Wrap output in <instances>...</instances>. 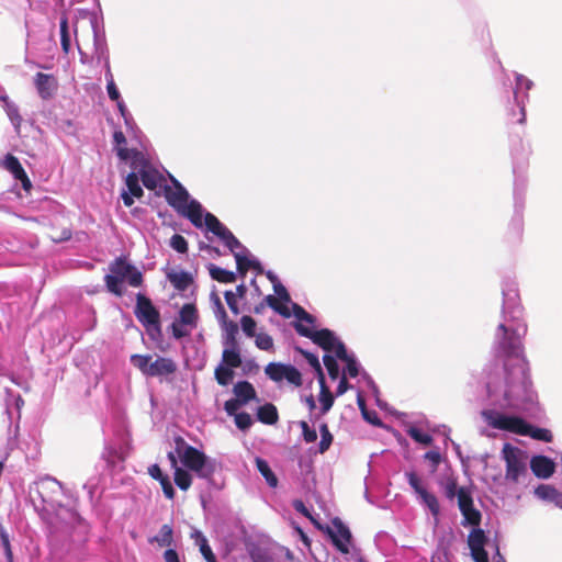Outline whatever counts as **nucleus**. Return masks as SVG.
Wrapping results in <instances>:
<instances>
[{
    "instance_id": "62",
    "label": "nucleus",
    "mask_w": 562,
    "mask_h": 562,
    "mask_svg": "<svg viewBox=\"0 0 562 562\" xmlns=\"http://www.w3.org/2000/svg\"><path fill=\"white\" fill-rule=\"evenodd\" d=\"M273 290H274L276 294L278 295L277 299L279 300V302L282 301L284 303H288L291 301L288 290L279 281L273 284Z\"/></svg>"
},
{
    "instance_id": "48",
    "label": "nucleus",
    "mask_w": 562,
    "mask_h": 562,
    "mask_svg": "<svg viewBox=\"0 0 562 562\" xmlns=\"http://www.w3.org/2000/svg\"><path fill=\"white\" fill-rule=\"evenodd\" d=\"M408 435L411 436V438H413L416 442H419V443H423L425 446H428L432 442V437L427 434V432H424L422 431L420 429L418 428H411L408 430Z\"/></svg>"
},
{
    "instance_id": "58",
    "label": "nucleus",
    "mask_w": 562,
    "mask_h": 562,
    "mask_svg": "<svg viewBox=\"0 0 562 562\" xmlns=\"http://www.w3.org/2000/svg\"><path fill=\"white\" fill-rule=\"evenodd\" d=\"M161 485V488H162V492L165 494V496L168 498V499H173L175 498V488L171 484V481L169 479L168 475H164L159 481H158Z\"/></svg>"
},
{
    "instance_id": "28",
    "label": "nucleus",
    "mask_w": 562,
    "mask_h": 562,
    "mask_svg": "<svg viewBox=\"0 0 562 562\" xmlns=\"http://www.w3.org/2000/svg\"><path fill=\"white\" fill-rule=\"evenodd\" d=\"M234 393L237 396V400H239L244 404L248 403L251 400H255L257 396L255 387L248 381L237 382L234 385Z\"/></svg>"
},
{
    "instance_id": "37",
    "label": "nucleus",
    "mask_w": 562,
    "mask_h": 562,
    "mask_svg": "<svg viewBox=\"0 0 562 562\" xmlns=\"http://www.w3.org/2000/svg\"><path fill=\"white\" fill-rule=\"evenodd\" d=\"M48 237L54 243L66 241L71 237V229L68 226H57L53 224L49 227Z\"/></svg>"
},
{
    "instance_id": "15",
    "label": "nucleus",
    "mask_w": 562,
    "mask_h": 562,
    "mask_svg": "<svg viewBox=\"0 0 562 562\" xmlns=\"http://www.w3.org/2000/svg\"><path fill=\"white\" fill-rule=\"evenodd\" d=\"M173 187L165 186L164 195L168 204L178 213L189 203V193L175 178H171Z\"/></svg>"
},
{
    "instance_id": "7",
    "label": "nucleus",
    "mask_w": 562,
    "mask_h": 562,
    "mask_svg": "<svg viewBox=\"0 0 562 562\" xmlns=\"http://www.w3.org/2000/svg\"><path fill=\"white\" fill-rule=\"evenodd\" d=\"M265 373L274 382L286 380L290 384H293L296 387H300L303 384L301 372L291 364L270 362L265 368Z\"/></svg>"
},
{
    "instance_id": "25",
    "label": "nucleus",
    "mask_w": 562,
    "mask_h": 562,
    "mask_svg": "<svg viewBox=\"0 0 562 562\" xmlns=\"http://www.w3.org/2000/svg\"><path fill=\"white\" fill-rule=\"evenodd\" d=\"M178 321L194 329L199 323V312L193 303H186L179 311Z\"/></svg>"
},
{
    "instance_id": "50",
    "label": "nucleus",
    "mask_w": 562,
    "mask_h": 562,
    "mask_svg": "<svg viewBox=\"0 0 562 562\" xmlns=\"http://www.w3.org/2000/svg\"><path fill=\"white\" fill-rule=\"evenodd\" d=\"M255 344L261 350H271L273 348V339L266 333H260L255 336Z\"/></svg>"
},
{
    "instance_id": "10",
    "label": "nucleus",
    "mask_w": 562,
    "mask_h": 562,
    "mask_svg": "<svg viewBox=\"0 0 562 562\" xmlns=\"http://www.w3.org/2000/svg\"><path fill=\"white\" fill-rule=\"evenodd\" d=\"M110 271L114 277H119L120 280H126L131 286L138 288L143 284L142 272L123 258H116L110 265Z\"/></svg>"
},
{
    "instance_id": "4",
    "label": "nucleus",
    "mask_w": 562,
    "mask_h": 562,
    "mask_svg": "<svg viewBox=\"0 0 562 562\" xmlns=\"http://www.w3.org/2000/svg\"><path fill=\"white\" fill-rule=\"evenodd\" d=\"M131 363L146 376H167L176 373L178 366L171 358L158 356L154 361L150 355H132Z\"/></svg>"
},
{
    "instance_id": "19",
    "label": "nucleus",
    "mask_w": 562,
    "mask_h": 562,
    "mask_svg": "<svg viewBox=\"0 0 562 562\" xmlns=\"http://www.w3.org/2000/svg\"><path fill=\"white\" fill-rule=\"evenodd\" d=\"M530 469L539 479H549L555 471V463L548 457L535 456L530 460Z\"/></svg>"
},
{
    "instance_id": "2",
    "label": "nucleus",
    "mask_w": 562,
    "mask_h": 562,
    "mask_svg": "<svg viewBox=\"0 0 562 562\" xmlns=\"http://www.w3.org/2000/svg\"><path fill=\"white\" fill-rule=\"evenodd\" d=\"M488 423L493 428L510 431L520 436H529L532 439L543 442H551L553 440V435L549 429L533 427L518 416L496 414Z\"/></svg>"
},
{
    "instance_id": "30",
    "label": "nucleus",
    "mask_w": 562,
    "mask_h": 562,
    "mask_svg": "<svg viewBox=\"0 0 562 562\" xmlns=\"http://www.w3.org/2000/svg\"><path fill=\"white\" fill-rule=\"evenodd\" d=\"M150 543L156 542L159 547L170 548L173 544V528L169 524L161 526L159 533L149 539Z\"/></svg>"
},
{
    "instance_id": "55",
    "label": "nucleus",
    "mask_w": 562,
    "mask_h": 562,
    "mask_svg": "<svg viewBox=\"0 0 562 562\" xmlns=\"http://www.w3.org/2000/svg\"><path fill=\"white\" fill-rule=\"evenodd\" d=\"M170 246L180 254L188 251V241L182 235L175 234L170 239Z\"/></svg>"
},
{
    "instance_id": "24",
    "label": "nucleus",
    "mask_w": 562,
    "mask_h": 562,
    "mask_svg": "<svg viewBox=\"0 0 562 562\" xmlns=\"http://www.w3.org/2000/svg\"><path fill=\"white\" fill-rule=\"evenodd\" d=\"M535 494L547 502L553 503L557 507L562 509V493L555 487L547 484L539 485Z\"/></svg>"
},
{
    "instance_id": "42",
    "label": "nucleus",
    "mask_w": 562,
    "mask_h": 562,
    "mask_svg": "<svg viewBox=\"0 0 562 562\" xmlns=\"http://www.w3.org/2000/svg\"><path fill=\"white\" fill-rule=\"evenodd\" d=\"M441 486L443 490L445 496L453 501L456 496H458V481L454 476H448L443 482H441Z\"/></svg>"
},
{
    "instance_id": "11",
    "label": "nucleus",
    "mask_w": 562,
    "mask_h": 562,
    "mask_svg": "<svg viewBox=\"0 0 562 562\" xmlns=\"http://www.w3.org/2000/svg\"><path fill=\"white\" fill-rule=\"evenodd\" d=\"M294 328L299 335L312 339L314 344L318 345L325 351H333L337 338L331 330L327 328L313 330L301 323H296Z\"/></svg>"
},
{
    "instance_id": "45",
    "label": "nucleus",
    "mask_w": 562,
    "mask_h": 562,
    "mask_svg": "<svg viewBox=\"0 0 562 562\" xmlns=\"http://www.w3.org/2000/svg\"><path fill=\"white\" fill-rule=\"evenodd\" d=\"M296 350L306 359L308 364L316 371L318 380L322 379V376H325L322 366H321V362L316 355L308 352L302 348H296Z\"/></svg>"
},
{
    "instance_id": "49",
    "label": "nucleus",
    "mask_w": 562,
    "mask_h": 562,
    "mask_svg": "<svg viewBox=\"0 0 562 562\" xmlns=\"http://www.w3.org/2000/svg\"><path fill=\"white\" fill-rule=\"evenodd\" d=\"M4 101H5V111H7L9 119L11 120V122L14 125L20 126V124L22 122V116L19 112V108L14 103L9 102L7 100V98L4 99Z\"/></svg>"
},
{
    "instance_id": "34",
    "label": "nucleus",
    "mask_w": 562,
    "mask_h": 562,
    "mask_svg": "<svg viewBox=\"0 0 562 562\" xmlns=\"http://www.w3.org/2000/svg\"><path fill=\"white\" fill-rule=\"evenodd\" d=\"M209 272L213 280L221 283H233L236 281V274L213 263L209 266Z\"/></svg>"
},
{
    "instance_id": "13",
    "label": "nucleus",
    "mask_w": 562,
    "mask_h": 562,
    "mask_svg": "<svg viewBox=\"0 0 562 562\" xmlns=\"http://www.w3.org/2000/svg\"><path fill=\"white\" fill-rule=\"evenodd\" d=\"M458 506L465 521L472 526L481 522V513L474 508L473 498L467 487H460L458 491Z\"/></svg>"
},
{
    "instance_id": "22",
    "label": "nucleus",
    "mask_w": 562,
    "mask_h": 562,
    "mask_svg": "<svg viewBox=\"0 0 562 562\" xmlns=\"http://www.w3.org/2000/svg\"><path fill=\"white\" fill-rule=\"evenodd\" d=\"M114 149L116 151L117 157L122 161H127L131 158V155L134 154V157L139 156L140 154L137 150H131L126 147V137L122 131H115L113 134Z\"/></svg>"
},
{
    "instance_id": "5",
    "label": "nucleus",
    "mask_w": 562,
    "mask_h": 562,
    "mask_svg": "<svg viewBox=\"0 0 562 562\" xmlns=\"http://www.w3.org/2000/svg\"><path fill=\"white\" fill-rule=\"evenodd\" d=\"M502 458L505 461V479L508 482L518 483L520 477L527 475L528 456L524 450L510 443H504Z\"/></svg>"
},
{
    "instance_id": "57",
    "label": "nucleus",
    "mask_w": 562,
    "mask_h": 562,
    "mask_svg": "<svg viewBox=\"0 0 562 562\" xmlns=\"http://www.w3.org/2000/svg\"><path fill=\"white\" fill-rule=\"evenodd\" d=\"M184 324H182L181 322H179L178 319H176L170 328H171V333H172V336L176 338V339H181L183 337H187L190 335V331L191 329H186L184 328Z\"/></svg>"
},
{
    "instance_id": "41",
    "label": "nucleus",
    "mask_w": 562,
    "mask_h": 562,
    "mask_svg": "<svg viewBox=\"0 0 562 562\" xmlns=\"http://www.w3.org/2000/svg\"><path fill=\"white\" fill-rule=\"evenodd\" d=\"M59 27H60L61 48L65 54H68L70 50V35H69V29H68V19L66 15H64L60 19Z\"/></svg>"
},
{
    "instance_id": "6",
    "label": "nucleus",
    "mask_w": 562,
    "mask_h": 562,
    "mask_svg": "<svg viewBox=\"0 0 562 562\" xmlns=\"http://www.w3.org/2000/svg\"><path fill=\"white\" fill-rule=\"evenodd\" d=\"M134 313L138 322L147 330L154 328L160 333V313L146 295L142 293L136 294V306Z\"/></svg>"
},
{
    "instance_id": "21",
    "label": "nucleus",
    "mask_w": 562,
    "mask_h": 562,
    "mask_svg": "<svg viewBox=\"0 0 562 562\" xmlns=\"http://www.w3.org/2000/svg\"><path fill=\"white\" fill-rule=\"evenodd\" d=\"M136 173L140 178L144 187L148 190H155L164 180L162 175L155 168L150 167L147 161H144L143 167Z\"/></svg>"
},
{
    "instance_id": "8",
    "label": "nucleus",
    "mask_w": 562,
    "mask_h": 562,
    "mask_svg": "<svg viewBox=\"0 0 562 562\" xmlns=\"http://www.w3.org/2000/svg\"><path fill=\"white\" fill-rule=\"evenodd\" d=\"M214 303L216 305V314L217 318L222 325V329L224 331L223 344L225 347H239L237 335H238V325L234 321H229L227 317V313L221 302V299L217 294L213 293Z\"/></svg>"
},
{
    "instance_id": "43",
    "label": "nucleus",
    "mask_w": 562,
    "mask_h": 562,
    "mask_svg": "<svg viewBox=\"0 0 562 562\" xmlns=\"http://www.w3.org/2000/svg\"><path fill=\"white\" fill-rule=\"evenodd\" d=\"M0 544L4 550L7 562H14L10 536L5 528L0 524Z\"/></svg>"
},
{
    "instance_id": "60",
    "label": "nucleus",
    "mask_w": 562,
    "mask_h": 562,
    "mask_svg": "<svg viewBox=\"0 0 562 562\" xmlns=\"http://www.w3.org/2000/svg\"><path fill=\"white\" fill-rule=\"evenodd\" d=\"M241 405H244V403L240 402L239 400L231 398L225 402L224 409L229 416L235 417L238 414L237 411Z\"/></svg>"
},
{
    "instance_id": "31",
    "label": "nucleus",
    "mask_w": 562,
    "mask_h": 562,
    "mask_svg": "<svg viewBox=\"0 0 562 562\" xmlns=\"http://www.w3.org/2000/svg\"><path fill=\"white\" fill-rule=\"evenodd\" d=\"M319 382V403L322 414H326L334 405V395L330 392L329 387L326 385L325 376L318 380Z\"/></svg>"
},
{
    "instance_id": "59",
    "label": "nucleus",
    "mask_w": 562,
    "mask_h": 562,
    "mask_svg": "<svg viewBox=\"0 0 562 562\" xmlns=\"http://www.w3.org/2000/svg\"><path fill=\"white\" fill-rule=\"evenodd\" d=\"M224 297H225V301H226L231 312L234 315H238L240 313V311H239V306L237 303L238 297L235 295V293L232 291H225Z\"/></svg>"
},
{
    "instance_id": "64",
    "label": "nucleus",
    "mask_w": 562,
    "mask_h": 562,
    "mask_svg": "<svg viewBox=\"0 0 562 562\" xmlns=\"http://www.w3.org/2000/svg\"><path fill=\"white\" fill-rule=\"evenodd\" d=\"M199 546H200V551H201L202 555L204 557V559L206 561L209 559L215 557V554L213 553L211 547L207 543V540L204 537H202V536L200 537Z\"/></svg>"
},
{
    "instance_id": "54",
    "label": "nucleus",
    "mask_w": 562,
    "mask_h": 562,
    "mask_svg": "<svg viewBox=\"0 0 562 562\" xmlns=\"http://www.w3.org/2000/svg\"><path fill=\"white\" fill-rule=\"evenodd\" d=\"M299 425L302 429V436L306 443H312V442L316 441L317 432L315 429L310 427L307 422L301 420Z\"/></svg>"
},
{
    "instance_id": "56",
    "label": "nucleus",
    "mask_w": 562,
    "mask_h": 562,
    "mask_svg": "<svg viewBox=\"0 0 562 562\" xmlns=\"http://www.w3.org/2000/svg\"><path fill=\"white\" fill-rule=\"evenodd\" d=\"M293 314L301 322H305V323L311 324V325H313L315 323V317L312 314L307 313L299 304H294L293 305Z\"/></svg>"
},
{
    "instance_id": "44",
    "label": "nucleus",
    "mask_w": 562,
    "mask_h": 562,
    "mask_svg": "<svg viewBox=\"0 0 562 562\" xmlns=\"http://www.w3.org/2000/svg\"><path fill=\"white\" fill-rule=\"evenodd\" d=\"M104 282L109 292L115 294L116 296L123 295V281L120 280L119 277H114L112 273L106 274L104 277Z\"/></svg>"
},
{
    "instance_id": "40",
    "label": "nucleus",
    "mask_w": 562,
    "mask_h": 562,
    "mask_svg": "<svg viewBox=\"0 0 562 562\" xmlns=\"http://www.w3.org/2000/svg\"><path fill=\"white\" fill-rule=\"evenodd\" d=\"M175 483L180 490L187 491L192 484V477L188 471L181 468H176Z\"/></svg>"
},
{
    "instance_id": "52",
    "label": "nucleus",
    "mask_w": 562,
    "mask_h": 562,
    "mask_svg": "<svg viewBox=\"0 0 562 562\" xmlns=\"http://www.w3.org/2000/svg\"><path fill=\"white\" fill-rule=\"evenodd\" d=\"M293 507L297 513L308 518L319 530L324 529L323 526L311 515L310 510L306 508L302 501H294Z\"/></svg>"
},
{
    "instance_id": "14",
    "label": "nucleus",
    "mask_w": 562,
    "mask_h": 562,
    "mask_svg": "<svg viewBox=\"0 0 562 562\" xmlns=\"http://www.w3.org/2000/svg\"><path fill=\"white\" fill-rule=\"evenodd\" d=\"M406 477L411 487L415 491L416 494L422 498L423 503L429 508L434 516H438L440 512V506L437 497L429 493L422 483V480L415 472L406 473Z\"/></svg>"
},
{
    "instance_id": "20",
    "label": "nucleus",
    "mask_w": 562,
    "mask_h": 562,
    "mask_svg": "<svg viewBox=\"0 0 562 562\" xmlns=\"http://www.w3.org/2000/svg\"><path fill=\"white\" fill-rule=\"evenodd\" d=\"M4 167L13 175L16 180L21 181L25 191H29L32 188L31 180L29 179L24 168L15 156L8 154L4 158Z\"/></svg>"
},
{
    "instance_id": "9",
    "label": "nucleus",
    "mask_w": 562,
    "mask_h": 562,
    "mask_svg": "<svg viewBox=\"0 0 562 562\" xmlns=\"http://www.w3.org/2000/svg\"><path fill=\"white\" fill-rule=\"evenodd\" d=\"M498 329L503 333L498 347L502 355L507 359L515 358L522 361V344L518 333L508 329L504 324H501Z\"/></svg>"
},
{
    "instance_id": "3",
    "label": "nucleus",
    "mask_w": 562,
    "mask_h": 562,
    "mask_svg": "<svg viewBox=\"0 0 562 562\" xmlns=\"http://www.w3.org/2000/svg\"><path fill=\"white\" fill-rule=\"evenodd\" d=\"M176 452L179 454L182 464L195 472L200 477L209 479L215 472L213 463L207 461L204 452L199 449L189 446L186 440L178 436L175 438Z\"/></svg>"
},
{
    "instance_id": "18",
    "label": "nucleus",
    "mask_w": 562,
    "mask_h": 562,
    "mask_svg": "<svg viewBox=\"0 0 562 562\" xmlns=\"http://www.w3.org/2000/svg\"><path fill=\"white\" fill-rule=\"evenodd\" d=\"M139 177L136 172H130L125 178L127 191H123L121 198L125 206L130 207L134 204L133 198L140 199L144 195V190L139 184Z\"/></svg>"
},
{
    "instance_id": "16",
    "label": "nucleus",
    "mask_w": 562,
    "mask_h": 562,
    "mask_svg": "<svg viewBox=\"0 0 562 562\" xmlns=\"http://www.w3.org/2000/svg\"><path fill=\"white\" fill-rule=\"evenodd\" d=\"M486 542L487 537L483 529L476 528L469 533L468 546L475 562H488V554L484 549Z\"/></svg>"
},
{
    "instance_id": "27",
    "label": "nucleus",
    "mask_w": 562,
    "mask_h": 562,
    "mask_svg": "<svg viewBox=\"0 0 562 562\" xmlns=\"http://www.w3.org/2000/svg\"><path fill=\"white\" fill-rule=\"evenodd\" d=\"M167 279L178 291H186L193 283V277L186 271L172 270L167 273Z\"/></svg>"
},
{
    "instance_id": "53",
    "label": "nucleus",
    "mask_w": 562,
    "mask_h": 562,
    "mask_svg": "<svg viewBox=\"0 0 562 562\" xmlns=\"http://www.w3.org/2000/svg\"><path fill=\"white\" fill-rule=\"evenodd\" d=\"M235 424H236L237 428L245 431L251 427L252 418H251L250 414H248L246 412H241L235 416Z\"/></svg>"
},
{
    "instance_id": "33",
    "label": "nucleus",
    "mask_w": 562,
    "mask_h": 562,
    "mask_svg": "<svg viewBox=\"0 0 562 562\" xmlns=\"http://www.w3.org/2000/svg\"><path fill=\"white\" fill-rule=\"evenodd\" d=\"M223 363L229 368H239L243 363L239 347H225L222 353Z\"/></svg>"
},
{
    "instance_id": "38",
    "label": "nucleus",
    "mask_w": 562,
    "mask_h": 562,
    "mask_svg": "<svg viewBox=\"0 0 562 562\" xmlns=\"http://www.w3.org/2000/svg\"><path fill=\"white\" fill-rule=\"evenodd\" d=\"M234 374L233 368L224 364H220L214 371L215 380L222 386L228 385L233 380Z\"/></svg>"
},
{
    "instance_id": "46",
    "label": "nucleus",
    "mask_w": 562,
    "mask_h": 562,
    "mask_svg": "<svg viewBox=\"0 0 562 562\" xmlns=\"http://www.w3.org/2000/svg\"><path fill=\"white\" fill-rule=\"evenodd\" d=\"M324 366L327 369L328 375L331 380H336L339 376V366L336 359L329 355L323 357Z\"/></svg>"
},
{
    "instance_id": "32",
    "label": "nucleus",
    "mask_w": 562,
    "mask_h": 562,
    "mask_svg": "<svg viewBox=\"0 0 562 562\" xmlns=\"http://www.w3.org/2000/svg\"><path fill=\"white\" fill-rule=\"evenodd\" d=\"M266 305L270 306L273 311H276L280 315L289 316L288 308L283 304H281L274 295H267L265 297L263 302H261L260 304L255 306L254 313L260 314L265 310Z\"/></svg>"
},
{
    "instance_id": "47",
    "label": "nucleus",
    "mask_w": 562,
    "mask_h": 562,
    "mask_svg": "<svg viewBox=\"0 0 562 562\" xmlns=\"http://www.w3.org/2000/svg\"><path fill=\"white\" fill-rule=\"evenodd\" d=\"M240 325H241L243 331L245 333V335L247 337L251 338V337L256 336L257 323L251 316L244 315L240 318Z\"/></svg>"
},
{
    "instance_id": "29",
    "label": "nucleus",
    "mask_w": 562,
    "mask_h": 562,
    "mask_svg": "<svg viewBox=\"0 0 562 562\" xmlns=\"http://www.w3.org/2000/svg\"><path fill=\"white\" fill-rule=\"evenodd\" d=\"M257 417L262 424L274 425L279 420L278 409L273 404L267 403L258 408Z\"/></svg>"
},
{
    "instance_id": "51",
    "label": "nucleus",
    "mask_w": 562,
    "mask_h": 562,
    "mask_svg": "<svg viewBox=\"0 0 562 562\" xmlns=\"http://www.w3.org/2000/svg\"><path fill=\"white\" fill-rule=\"evenodd\" d=\"M225 246L235 255V250L239 248H244L240 241L234 236V234L228 229L225 235L221 238Z\"/></svg>"
},
{
    "instance_id": "35",
    "label": "nucleus",
    "mask_w": 562,
    "mask_h": 562,
    "mask_svg": "<svg viewBox=\"0 0 562 562\" xmlns=\"http://www.w3.org/2000/svg\"><path fill=\"white\" fill-rule=\"evenodd\" d=\"M255 462H256V467H257L258 471L265 477L268 485L270 487H276L278 485V479H277L276 474L273 473V471L270 469L268 462L260 457H257L255 459Z\"/></svg>"
},
{
    "instance_id": "36",
    "label": "nucleus",
    "mask_w": 562,
    "mask_h": 562,
    "mask_svg": "<svg viewBox=\"0 0 562 562\" xmlns=\"http://www.w3.org/2000/svg\"><path fill=\"white\" fill-rule=\"evenodd\" d=\"M204 224L206 225L207 229L211 231L214 235L222 238L225 233L228 231L227 227H225L218 218L213 215L212 213H206L204 216Z\"/></svg>"
},
{
    "instance_id": "61",
    "label": "nucleus",
    "mask_w": 562,
    "mask_h": 562,
    "mask_svg": "<svg viewBox=\"0 0 562 562\" xmlns=\"http://www.w3.org/2000/svg\"><path fill=\"white\" fill-rule=\"evenodd\" d=\"M109 75H110V79L108 81V85H106V90H108V94H109V98L112 100V101H119L121 99V95H120V92L116 88V85L114 82V79H113V75L111 71H109Z\"/></svg>"
},
{
    "instance_id": "17",
    "label": "nucleus",
    "mask_w": 562,
    "mask_h": 562,
    "mask_svg": "<svg viewBox=\"0 0 562 562\" xmlns=\"http://www.w3.org/2000/svg\"><path fill=\"white\" fill-rule=\"evenodd\" d=\"M34 86L41 99L49 100L58 89V81L54 75L37 72L34 77Z\"/></svg>"
},
{
    "instance_id": "39",
    "label": "nucleus",
    "mask_w": 562,
    "mask_h": 562,
    "mask_svg": "<svg viewBox=\"0 0 562 562\" xmlns=\"http://www.w3.org/2000/svg\"><path fill=\"white\" fill-rule=\"evenodd\" d=\"M319 432H321V441L318 445V451L321 453H325L331 446L334 437L329 430V427L326 423H323L319 426Z\"/></svg>"
},
{
    "instance_id": "1",
    "label": "nucleus",
    "mask_w": 562,
    "mask_h": 562,
    "mask_svg": "<svg viewBox=\"0 0 562 562\" xmlns=\"http://www.w3.org/2000/svg\"><path fill=\"white\" fill-rule=\"evenodd\" d=\"M33 492L41 499L43 510L55 514L63 519L75 518V513L63 506L64 491L56 479H41L34 484Z\"/></svg>"
},
{
    "instance_id": "26",
    "label": "nucleus",
    "mask_w": 562,
    "mask_h": 562,
    "mask_svg": "<svg viewBox=\"0 0 562 562\" xmlns=\"http://www.w3.org/2000/svg\"><path fill=\"white\" fill-rule=\"evenodd\" d=\"M235 260L237 265V271L244 278L248 270L252 269L258 274L263 273V268L258 260L249 259L246 256H243L240 252H235Z\"/></svg>"
},
{
    "instance_id": "12",
    "label": "nucleus",
    "mask_w": 562,
    "mask_h": 562,
    "mask_svg": "<svg viewBox=\"0 0 562 562\" xmlns=\"http://www.w3.org/2000/svg\"><path fill=\"white\" fill-rule=\"evenodd\" d=\"M331 522L334 528L326 527V532L330 537L337 550L344 554H348V544L351 542L352 538L349 528L337 517L334 518Z\"/></svg>"
},
{
    "instance_id": "23",
    "label": "nucleus",
    "mask_w": 562,
    "mask_h": 562,
    "mask_svg": "<svg viewBox=\"0 0 562 562\" xmlns=\"http://www.w3.org/2000/svg\"><path fill=\"white\" fill-rule=\"evenodd\" d=\"M179 213L189 218L195 227L203 226V209L196 200H191Z\"/></svg>"
},
{
    "instance_id": "63",
    "label": "nucleus",
    "mask_w": 562,
    "mask_h": 562,
    "mask_svg": "<svg viewBox=\"0 0 562 562\" xmlns=\"http://www.w3.org/2000/svg\"><path fill=\"white\" fill-rule=\"evenodd\" d=\"M333 351L335 352L336 357L338 359H340L341 361H346L347 359L351 358L348 355L345 345L341 341H339V340H336V344H335V347H334Z\"/></svg>"
}]
</instances>
